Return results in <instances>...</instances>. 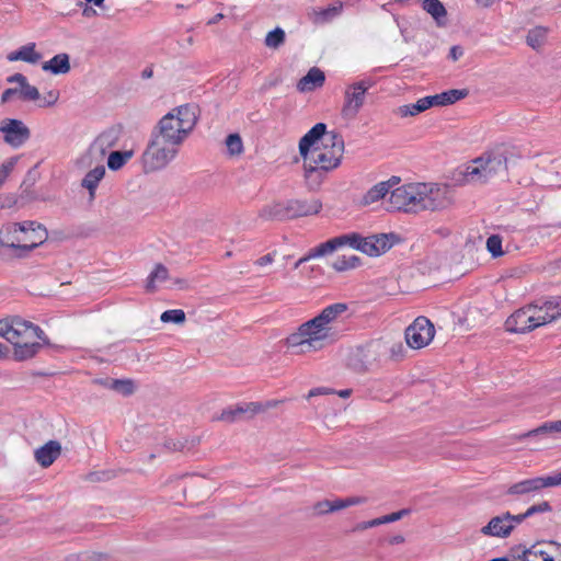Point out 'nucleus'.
Instances as JSON below:
<instances>
[{
  "label": "nucleus",
  "mask_w": 561,
  "mask_h": 561,
  "mask_svg": "<svg viewBox=\"0 0 561 561\" xmlns=\"http://www.w3.org/2000/svg\"><path fill=\"white\" fill-rule=\"evenodd\" d=\"M371 238L375 251L374 256L386 253L394 244V241L398 240V237L394 233L374 234Z\"/></svg>",
  "instance_id": "nucleus-31"
},
{
  "label": "nucleus",
  "mask_w": 561,
  "mask_h": 561,
  "mask_svg": "<svg viewBox=\"0 0 561 561\" xmlns=\"http://www.w3.org/2000/svg\"><path fill=\"white\" fill-rule=\"evenodd\" d=\"M408 514H409V510H401V511H398V512H394V513H391L388 515H389L390 522L393 523V522L401 519L403 516H405Z\"/></svg>",
  "instance_id": "nucleus-55"
},
{
  "label": "nucleus",
  "mask_w": 561,
  "mask_h": 561,
  "mask_svg": "<svg viewBox=\"0 0 561 561\" xmlns=\"http://www.w3.org/2000/svg\"><path fill=\"white\" fill-rule=\"evenodd\" d=\"M426 110H427V107H426V104L424 103V99L421 98L415 103L404 104V105L399 106L396 110V113L400 117H408V116H415Z\"/></svg>",
  "instance_id": "nucleus-35"
},
{
  "label": "nucleus",
  "mask_w": 561,
  "mask_h": 561,
  "mask_svg": "<svg viewBox=\"0 0 561 561\" xmlns=\"http://www.w3.org/2000/svg\"><path fill=\"white\" fill-rule=\"evenodd\" d=\"M359 251L365 253V254H367V255H369V256H374L375 251H374L371 236H369V237H362Z\"/></svg>",
  "instance_id": "nucleus-50"
},
{
  "label": "nucleus",
  "mask_w": 561,
  "mask_h": 561,
  "mask_svg": "<svg viewBox=\"0 0 561 561\" xmlns=\"http://www.w3.org/2000/svg\"><path fill=\"white\" fill-rule=\"evenodd\" d=\"M537 320L536 308L529 304L512 313L505 321V327L510 332L526 333L540 327Z\"/></svg>",
  "instance_id": "nucleus-10"
},
{
  "label": "nucleus",
  "mask_w": 561,
  "mask_h": 561,
  "mask_svg": "<svg viewBox=\"0 0 561 561\" xmlns=\"http://www.w3.org/2000/svg\"><path fill=\"white\" fill-rule=\"evenodd\" d=\"M449 204L447 191L432 183H409L390 192L388 210L420 213L437 210Z\"/></svg>",
  "instance_id": "nucleus-3"
},
{
  "label": "nucleus",
  "mask_w": 561,
  "mask_h": 561,
  "mask_svg": "<svg viewBox=\"0 0 561 561\" xmlns=\"http://www.w3.org/2000/svg\"><path fill=\"white\" fill-rule=\"evenodd\" d=\"M35 221L8 222L0 228V247L16 249L20 238L27 229H33Z\"/></svg>",
  "instance_id": "nucleus-16"
},
{
  "label": "nucleus",
  "mask_w": 561,
  "mask_h": 561,
  "mask_svg": "<svg viewBox=\"0 0 561 561\" xmlns=\"http://www.w3.org/2000/svg\"><path fill=\"white\" fill-rule=\"evenodd\" d=\"M262 410L261 403L250 402L245 407H237L236 409L224 410L218 417L220 421L233 422L240 414L250 412L252 414L259 413Z\"/></svg>",
  "instance_id": "nucleus-30"
},
{
  "label": "nucleus",
  "mask_w": 561,
  "mask_h": 561,
  "mask_svg": "<svg viewBox=\"0 0 561 561\" xmlns=\"http://www.w3.org/2000/svg\"><path fill=\"white\" fill-rule=\"evenodd\" d=\"M546 37V30L543 27H536L528 32L526 42L533 48H539Z\"/></svg>",
  "instance_id": "nucleus-38"
},
{
  "label": "nucleus",
  "mask_w": 561,
  "mask_h": 561,
  "mask_svg": "<svg viewBox=\"0 0 561 561\" xmlns=\"http://www.w3.org/2000/svg\"><path fill=\"white\" fill-rule=\"evenodd\" d=\"M44 71H49L54 75H65L70 71V61L68 54H58L42 66Z\"/></svg>",
  "instance_id": "nucleus-27"
},
{
  "label": "nucleus",
  "mask_w": 561,
  "mask_h": 561,
  "mask_svg": "<svg viewBox=\"0 0 561 561\" xmlns=\"http://www.w3.org/2000/svg\"><path fill=\"white\" fill-rule=\"evenodd\" d=\"M506 170L507 158L504 154L486 151L469 161L461 171V174L467 183L485 184Z\"/></svg>",
  "instance_id": "nucleus-6"
},
{
  "label": "nucleus",
  "mask_w": 561,
  "mask_h": 561,
  "mask_svg": "<svg viewBox=\"0 0 561 561\" xmlns=\"http://www.w3.org/2000/svg\"><path fill=\"white\" fill-rule=\"evenodd\" d=\"M360 265V257L357 255H341L335 259L332 267L337 272H344Z\"/></svg>",
  "instance_id": "nucleus-34"
},
{
  "label": "nucleus",
  "mask_w": 561,
  "mask_h": 561,
  "mask_svg": "<svg viewBox=\"0 0 561 561\" xmlns=\"http://www.w3.org/2000/svg\"><path fill=\"white\" fill-rule=\"evenodd\" d=\"M371 527H376L375 524H373V519L371 520H368V522H364V523H360L358 525H356V527L354 528V530H365L367 528H371Z\"/></svg>",
  "instance_id": "nucleus-58"
},
{
  "label": "nucleus",
  "mask_w": 561,
  "mask_h": 561,
  "mask_svg": "<svg viewBox=\"0 0 561 561\" xmlns=\"http://www.w3.org/2000/svg\"><path fill=\"white\" fill-rule=\"evenodd\" d=\"M399 182L400 178L392 176L388 181L377 183L363 196L362 203L364 205H370L382 199L389 193L390 188Z\"/></svg>",
  "instance_id": "nucleus-23"
},
{
  "label": "nucleus",
  "mask_w": 561,
  "mask_h": 561,
  "mask_svg": "<svg viewBox=\"0 0 561 561\" xmlns=\"http://www.w3.org/2000/svg\"><path fill=\"white\" fill-rule=\"evenodd\" d=\"M517 524L516 515L505 513L501 516L491 518V520L481 528V533L484 536L505 538L512 533Z\"/></svg>",
  "instance_id": "nucleus-15"
},
{
  "label": "nucleus",
  "mask_w": 561,
  "mask_h": 561,
  "mask_svg": "<svg viewBox=\"0 0 561 561\" xmlns=\"http://www.w3.org/2000/svg\"><path fill=\"white\" fill-rule=\"evenodd\" d=\"M18 92L16 89H7L1 96L2 102H8L10 98Z\"/></svg>",
  "instance_id": "nucleus-56"
},
{
  "label": "nucleus",
  "mask_w": 561,
  "mask_h": 561,
  "mask_svg": "<svg viewBox=\"0 0 561 561\" xmlns=\"http://www.w3.org/2000/svg\"><path fill=\"white\" fill-rule=\"evenodd\" d=\"M364 502V499L353 496L347 499H337L332 501V512L340 511L353 505H357Z\"/></svg>",
  "instance_id": "nucleus-46"
},
{
  "label": "nucleus",
  "mask_w": 561,
  "mask_h": 561,
  "mask_svg": "<svg viewBox=\"0 0 561 561\" xmlns=\"http://www.w3.org/2000/svg\"><path fill=\"white\" fill-rule=\"evenodd\" d=\"M196 123V108L188 104L180 105L160 119L156 134L180 147L192 133Z\"/></svg>",
  "instance_id": "nucleus-5"
},
{
  "label": "nucleus",
  "mask_w": 561,
  "mask_h": 561,
  "mask_svg": "<svg viewBox=\"0 0 561 561\" xmlns=\"http://www.w3.org/2000/svg\"><path fill=\"white\" fill-rule=\"evenodd\" d=\"M422 8L426 11L438 24H443L446 19L447 11L439 0H420Z\"/></svg>",
  "instance_id": "nucleus-32"
},
{
  "label": "nucleus",
  "mask_w": 561,
  "mask_h": 561,
  "mask_svg": "<svg viewBox=\"0 0 561 561\" xmlns=\"http://www.w3.org/2000/svg\"><path fill=\"white\" fill-rule=\"evenodd\" d=\"M313 511L317 515L332 513V501H320L313 505Z\"/></svg>",
  "instance_id": "nucleus-49"
},
{
  "label": "nucleus",
  "mask_w": 561,
  "mask_h": 561,
  "mask_svg": "<svg viewBox=\"0 0 561 561\" xmlns=\"http://www.w3.org/2000/svg\"><path fill=\"white\" fill-rule=\"evenodd\" d=\"M61 454V445L57 440H49L37 448L34 453L35 460L43 467L48 468Z\"/></svg>",
  "instance_id": "nucleus-20"
},
{
  "label": "nucleus",
  "mask_w": 561,
  "mask_h": 561,
  "mask_svg": "<svg viewBox=\"0 0 561 561\" xmlns=\"http://www.w3.org/2000/svg\"><path fill=\"white\" fill-rule=\"evenodd\" d=\"M486 249L493 257H499L504 254L502 250V238L499 234H492L486 240Z\"/></svg>",
  "instance_id": "nucleus-43"
},
{
  "label": "nucleus",
  "mask_w": 561,
  "mask_h": 561,
  "mask_svg": "<svg viewBox=\"0 0 561 561\" xmlns=\"http://www.w3.org/2000/svg\"><path fill=\"white\" fill-rule=\"evenodd\" d=\"M342 5L339 7L331 5L325 9H321L314 12V21L319 23H324L336 16L341 11Z\"/></svg>",
  "instance_id": "nucleus-39"
},
{
  "label": "nucleus",
  "mask_w": 561,
  "mask_h": 561,
  "mask_svg": "<svg viewBox=\"0 0 561 561\" xmlns=\"http://www.w3.org/2000/svg\"><path fill=\"white\" fill-rule=\"evenodd\" d=\"M558 434H561V420L545 422L540 426L522 434L519 439L533 437L539 439L556 438Z\"/></svg>",
  "instance_id": "nucleus-22"
},
{
  "label": "nucleus",
  "mask_w": 561,
  "mask_h": 561,
  "mask_svg": "<svg viewBox=\"0 0 561 561\" xmlns=\"http://www.w3.org/2000/svg\"><path fill=\"white\" fill-rule=\"evenodd\" d=\"M0 336L13 345V359L24 362L34 358L49 341L36 324L20 317L0 320Z\"/></svg>",
  "instance_id": "nucleus-4"
},
{
  "label": "nucleus",
  "mask_w": 561,
  "mask_h": 561,
  "mask_svg": "<svg viewBox=\"0 0 561 561\" xmlns=\"http://www.w3.org/2000/svg\"><path fill=\"white\" fill-rule=\"evenodd\" d=\"M466 95L467 92L465 90L451 89L434 95L424 96L423 99L428 110L433 106H446L454 104L466 98Z\"/></svg>",
  "instance_id": "nucleus-19"
},
{
  "label": "nucleus",
  "mask_w": 561,
  "mask_h": 561,
  "mask_svg": "<svg viewBox=\"0 0 561 561\" xmlns=\"http://www.w3.org/2000/svg\"><path fill=\"white\" fill-rule=\"evenodd\" d=\"M111 388L125 396L131 394L135 390L134 382L129 379H113L111 382Z\"/></svg>",
  "instance_id": "nucleus-44"
},
{
  "label": "nucleus",
  "mask_w": 561,
  "mask_h": 561,
  "mask_svg": "<svg viewBox=\"0 0 561 561\" xmlns=\"http://www.w3.org/2000/svg\"><path fill=\"white\" fill-rule=\"evenodd\" d=\"M518 561H561V547L557 541H539L525 549Z\"/></svg>",
  "instance_id": "nucleus-12"
},
{
  "label": "nucleus",
  "mask_w": 561,
  "mask_h": 561,
  "mask_svg": "<svg viewBox=\"0 0 561 561\" xmlns=\"http://www.w3.org/2000/svg\"><path fill=\"white\" fill-rule=\"evenodd\" d=\"M550 511H551L550 504L545 501L539 504L531 505L530 507L527 508V511L524 514L516 515V522L522 523L525 518L533 516L534 514L546 513V512H550Z\"/></svg>",
  "instance_id": "nucleus-40"
},
{
  "label": "nucleus",
  "mask_w": 561,
  "mask_h": 561,
  "mask_svg": "<svg viewBox=\"0 0 561 561\" xmlns=\"http://www.w3.org/2000/svg\"><path fill=\"white\" fill-rule=\"evenodd\" d=\"M0 131L4 141L13 147H21L30 138L31 133L27 126L19 119L5 118L0 123Z\"/></svg>",
  "instance_id": "nucleus-13"
},
{
  "label": "nucleus",
  "mask_w": 561,
  "mask_h": 561,
  "mask_svg": "<svg viewBox=\"0 0 561 561\" xmlns=\"http://www.w3.org/2000/svg\"><path fill=\"white\" fill-rule=\"evenodd\" d=\"M341 247H342V243L340 240V236L332 238L325 242H322L319 245H317L316 248H313L307 256L299 259L295 263L294 268L295 270L298 268L302 263L309 261L312 257L323 256L329 253H332L333 251H335L336 249H339Z\"/></svg>",
  "instance_id": "nucleus-25"
},
{
  "label": "nucleus",
  "mask_w": 561,
  "mask_h": 561,
  "mask_svg": "<svg viewBox=\"0 0 561 561\" xmlns=\"http://www.w3.org/2000/svg\"><path fill=\"white\" fill-rule=\"evenodd\" d=\"M105 175V168L104 165H98L94 169L90 170L85 176L82 180V186L85 187L89 193L90 197L94 198L95 190L101 182V180Z\"/></svg>",
  "instance_id": "nucleus-28"
},
{
  "label": "nucleus",
  "mask_w": 561,
  "mask_h": 561,
  "mask_svg": "<svg viewBox=\"0 0 561 561\" xmlns=\"http://www.w3.org/2000/svg\"><path fill=\"white\" fill-rule=\"evenodd\" d=\"M226 146L231 156L240 154L243 151L242 139L238 134L228 135Z\"/></svg>",
  "instance_id": "nucleus-42"
},
{
  "label": "nucleus",
  "mask_w": 561,
  "mask_h": 561,
  "mask_svg": "<svg viewBox=\"0 0 561 561\" xmlns=\"http://www.w3.org/2000/svg\"><path fill=\"white\" fill-rule=\"evenodd\" d=\"M404 542V537L402 535H394L389 539L390 545H400Z\"/></svg>",
  "instance_id": "nucleus-60"
},
{
  "label": "nucleus",
  "mask_w": 561,
  "mask_h": 561,
  "mask_svg": "<svg viewBox=\"0 0 561 561\" xmlns=\"http://www.w3.org/2000/svg\"><path fill=\"white\" fill-rule=\"evenodd\" d=\"M16 162H18V158L16 157H12V158L5 160L0 165V188L2 187V185L5 183V181L9 178V175L14 170V168L16 165Z\"/></svg>",
  "instance_id": "nucleus-45"
},
{
  "label": "nucleus",
  "mask_w": 561,
  "mask_h": 561,
  "mask_svg": "<svg viewBox=\"0 0 561 561\" xmlns=\"http://www.w3.org/2000/svg\"><path fill=\"white\" fill-rule=\"evenodd\" d=\"M362 237L363 236L357 232H351V233L340 236V240H341L342 247L348 245V247L359 251Z\"/></svg>",
  "instance_id": "nucleus-47"
},
{
  "label": "nucleus",
  "mask_w": 561,
  "mask_h": 561,
  "mask_svg": "<svg viewBox=\"0 0 561 561\" xmlns=\"http://www.w3.org/2000/svg\"><path fill=\"white\" fill-rule=\"evenodd\" d=\"M291 219L305 216L317 215L322 209V203L318 198L289 199Z\"/></svg>",
  "instance_id": "nucleus-18"
},
{
  "label": "nucleus",
  "mask_w": 561,
  "mask_h": 561,
  "mask_svg": "<svg viewBox=\"0 0 561 561\" xmlns=\"http://www.w3.org/2000/svg\"><path fill=\"white\" fill-rule=\"evenodd\" d=\"M152 76V70L151 69H145L142 71V77L144 78H150Z\"/></svg>",
  "instance_id": "nucleus-63"
},
{
  "label": "nucleus",
  "mask_w": 561,
  "mask_h": 561,
  "mask_svg": "<svg viewBox=\"0 0 561 561\" xmlns=\"http://www.w3.org/2000/svg\"><path fill=\"white\" fill-rule=\"evenodd\" d=\"M533 306L536 308V318L540 327L551 323L561 318V297L551 296L543 300H537Z\"/></svg>",
  "instance_id": "nucleus-14"
},
{
  "label": "nucleus",
  "mask_w": 561,
  "mask_h": 561,
  "mask_svg": "<svg viewBox=\"0 0 561 561\" xmlns=\"http://www.w3.org/2000/svg\"><path fill=\"white\" fill-rule=\"evenodd\" d=\"M32 228L33 229H27L22 233L21 238L19 239L20 242L19 245H16V250L28 252L41 245L46 240L47 230L45 227L35 221V226Z\"/></svg>",
  "instance_id": "nucleus-17"
},
{
  "label": "nucleus",
  "mask_w": 561,
  "mask_h": 561,
  "mask_svg": "<svg viewBox=\"0 0 561 561\" xmlns=\"http://www.w3.org/2000/svg\"><path fill=\"white\" fill-rule=\"evenodd\" d=\"M325 82V75L324 72L318 68L312 67L309 69L306 76H304L298 82H297V90L301 93H307L314 91L321 87H323Z\"/></svg>",
  "instance_id": "nucleus-21"
},
{
  "label": "nucleus",
  "mask_w": 561,
  "mask_h": 561,
  "mask_svg": "<svg viewBox=\"0 0 561 561\" xmlns=\"http://www.w3.org/2000/svg\"><path fill=\"white\" fill-rule=\"evenodd\" d=\"M330 393H334V391L332 389H330V388H327V387H318V388L311 389L308 392L307 399H310V398L317 397V396L330 394Z\"/></svg>",
  "instance_id": "nucleus-53"
},
{
  "label": "nucleus",
  "mask_w": 561,
  "mask_h": 561,
  "mask_svg": "<svg viewBox=\"0 0 561 561\" xmlns=\"http://www.w3.org/2000/svg\"><path fill=\"white\" fill-rule=\"evenodd\" d=\"M389 352L390 357L393 360H401L405 357L407 354V350L401 342L392 344Z\"/></svg>",
  "instance_id": "nucleus-48"
},
{
  "label": "nucleus",
  "mask_w": 561,
  "mask_h": 561,
  "mask_svg": "<svg viewBox=\"0 0 561 561\" xmlns=\"http://www.w3.org/2000/svg\"><path fill=\"white\" fill-rule=\"evenodd\" d=\"M347 310V305L336 302L327 306L314 318L304 322L285 340V345L295 354L318 352L337 339L333 327L337 317Z\"/></svg>",
  "instance_id": "nucleus-2"
},
{
  "label": "nucleus",
  "mask_w": 561,
  "mask_h": 561,
  "mask_svg": "<svg viewBox=\"0 0 561 561\" xmlns=\"http://www.w3.org/2000/svg\"><path fill=\"white\" fill-rule=\"evenodd\" d=\"M435 336V327L426 317L420 316L405 329L404 337L409 347L421 350L430 345Z\"/></svg>",
  "instance_id": "nucleus-8"
},
{
  "label": "nucleus",
  "mask_w": 561,
  "mask_h": 561,
  "mask_svg": "<svg viewBox=\"0 0 561 561\" xmlns=\"http://www.w3.org/2000/svg\"><path fill=\"white\" fill-rule=\"evenodd\" d=\"M352 393V390L351 389H344V390H340L337 392V396L341 397V398H348Z\"/></svg>",
  "instance_id": "nucleus-62"
},
{
  "label": "nucleus",
  "mask_w": 561,
  "mask_h": 561,
  "mask_svg": "<svg viewBox=\"0 0 561 561\" xmlns=\"http://www.w3.org/2000/svg\"><path fill=\"white\" fill-rule=\"evenodd\" d=\"M184 283L185 282L183 279H180V278L174 280V284H178V285H183Z\"/></svg>",
  "instance_id": "nucleus-64"
},
{
  "label": "nucleus",
  "mask_w": 561,
  "mask_h": 561,
  "mask_svg": "<svg viewBox=\"0 0 561 561\" xmlns=\"http://www.w3.org/2000/svg\"><path fill=\"white\" fill-rule=\"evenodd\" d=\"M299 154L304 160V178L320 184L322 178L339 168L344 153L343 137L327 131L324 123H317L300 140Z\"/></svg>",
  "instance_id": "nucleus-1"
},
{
  "label": "nucleus",
  "mask_w": 561,
  "mask_h": 561,
  "mask_svg": "<svg viewBox=\"0 0 561 561\" xmlns=\"http://www.w3.org/2000/svg\"><path fill=\"white\" fill-rule=\"evenodd\" d=\"M169 278V271L163 264H157L147 279L146 288L152 293L156 290L157 285L165 282Z\"/></svg>",
  "instance_id": "nucleus-33"
},
{
  "label": "nucleus",
  "mask_w": 561,
  "mask_h": 561,
  "mask_svg": "<svg viewBox=\"0 0 561 561\" xmlns=\"http://www.w3.org/2000/svg\"><path fill=\"white\" fill-rule=\"evenodd\" d=\"M285 42V32L276 27L275 30L267 33L265 37V45L270 48H278Z\"/></svg>",
  "instance_id": "nucleus-37"
},
{
  "label": "nucleus",
  "mask_w": 561,
  "mask_h": 561,
  "mask_svg": "<svg viewBox=\"0 0 561 561\" xmlns=\"http://www.w3.org/2000/svg\"><path fill=\"white\" fill-rule=\"evenodd\" d=\"M9 81H11V82L15 81V82L20 83L19 93L23 100H26V101L39 100L38 89L34 85H31L23 75L16 73L13 77H11L9 79Z\"/></svg>",
  "instance_id": "nucleus-29"
},
{
  "label": "nucleus",
  "mask_w": 561,
  "mask_h": 561,
  "mask_svg": "<svg viewBox=\"0 0 561 561\" xmlns=\"http://www.w3.org/2000/svg\"><path fill=\"white\" fill-rule=\"evenodd\" d=\"M463 55V50L459 46H453L449 51V57L453 60H458Z\"/></svg>",
  "instance_id": "nucleus-54"
},
{
  "label": "nucleus",
  "mask_w": 561,
  "mask_h": 561,
  "mask_svg": "<svg viewBox=\"0 0 561 561\" xmlns=\"http://www.w3.org/2000/svg\"><path fill=\"white\" fill-rule=\"evenodd\" d=\"M275 257H276V252L275 251L270 252V253L256 259L254 261V265L257 267H264V266L271 265L272 263H274Z\"/></svg>",
  "instance_id": "nucleus-51"
},
{
  "label": "nucleus",
  "mask_w": 561,
  "mask_h": 561,
  "mask_svg": "<svg viewBox=\"0 0 561 561\" xmlns=\"http://www.w3.org/2000/svg\"><path fill=\"white\" fill-rule=\"evenodd\" d=\"M373 85V80L363 79L346 87L342 107L343 117L354 118L358 114L365 103L366 92Z\"/></svg>",
  "instance_id": "nucleus-9"
},
{
  "label": "nucleus",
  "mask_w": 561,
  "mask_h": 561,
  "mask_svg": "<svg viewBox=\"0 0 561 561\" xmlns=\"http://www.w3.org/2000/svg\"><path fill=\"white\" fill-rule=\"evenodd\" d=\"M160 320L164 323L173 322L181 324L185 321V312L182 309H170L162 312Z\"/></svg>",
  "instance_id": "nucleus-41"
},
{
  "label": "nucleus",
  "mask_w": 561,
  "mask_h": 561,
  "mask_svg": "<svg viewBox=\"0 0 561 561\" xmlns=\"http://www.w3.org/2000/svg\"><path fill=\"white\" fill-rule=\"evenodd\" d=\"M261 216L270 220H287L291 219L288 201L275 202L266 205Z\"/></svg>",
  "instance_id": "nucleus-26"
},
{
  "label": "nucleus",
  "mask_w": 561,
  "mask_h": 561,
  "mask_svg": "<svg viewBox=\"0 0 561 561\" xmlns=\"http://www.w3.org/2000/svg\"><path fill=\"white\" fill-rule=\"evenodd\" d=\"M59 98V92L57 90L49 91L46 96L39 102V106H50L54 105Z\"/></svg>",
  "instance_id": "nucleus-52"
},
{
  "label": "nucleus",
  "mask_w": 561,
  "mask_h": 561,
  "mask_svg": "<svg viewBox=\"0 0 561 561\" xmlns=\"http://www.w3.org/2000/svg\"><path fill=\"white\" fill-rule=\"evenodd\" d=\"M35 47V43H28L8 54L7 58L9 61H24L35 65L42 59V55L36 51Z\"/></svg>",
  "instance_id": "nucleus-24"
},
{
  "label": "nucleus",
  "mask_w": 561,
  "mask_h": 561,
  "mask_svg": "<svg viewBox=\"0 0 561 561\" xmlns=\"http://www.w3.org/2000/svg\"><path fill=\"white\" fill-rule=\"evenodd\" d=\"M561 485V472L547 477H535L526 480H522L512 484L507 494L510 495H526L534 494L542 489Z\"/></svg>",
  "instance_id": "nucleus-11"
},
{
  "label": "nucleus",
  "mask_w": 561,
  "mask_h": 561,
  "mask_svg": "<svg viewBox=\"0 0 561 561\" xmlns=\"http://www.w3.org/2000/svg\"><path fill=\"white\" fill-rule=\"evenodd\" d=\"M133 156V151H113L107 159V165L111 170L121 169Z\"/></svg>",
  "instance_id": "nucleus-36"
},
{
  "label": "nucleus",
  "mask_w": 561,
  "mask_h": 561,
  "mask_svg": "<svg viewBox=\"0 0 561 561\" xmlns=\"http://www.w3.org/2000/svg\"><path fill=\"white\" fill-rule=\"evenodd\" d=\"M179 152V146L167 141L156 133L147 149L142 153V165L145 172L161 170L172 161Z\"/></svg>",
  "instance_id": "nucleus-7"
},
{
  "label": "nucleus",
  "mask_w": 561,
  "mask_h": 561,
  "mask_svg": "<svg viewBox=\"0 0 561 561\" xmlns=\"http://www.w3.org/2000/svg\"><path fill=\"white\" fill-rule=\"evenodd\" d=\"M388 523H391L389 515H385V516L373 519V524H375V526H379V525L388 524Z\"/></svg>",
  "instance_id": "nucleus-59"
},
{
  "label": "nucleus",
  "mask_w": 561,
  "mask_h": 561,
  "mask_svg": "<svg viewBox=\"0 0 561 561\" xmlns=\"http://www.w3.org/2000/svg\"><path fill=\"white\" fill-rule=\"evenodd\" d=\"M8 354H9L8 346L0 343V359L7 358Z\"/></svg>",
  "instance_id": "nucleus-61"
},
{
  "label": "nucleus",
  "mask_w": 561,
  "mask_h": 561,
  "mask_svg": "<svg viewBox=\"0 0 561 561\" xmlns=\"http://www.w3.org/2000/svg\"><path fill=\"white\" fill-rule=\"evenodd\" d=\"M284 402L283 400H271V401H267L264 405L261 403V407H262V411L266 410V409H271V408H275L277 407L279 403Z\"/></svg>",
  "instance_id": "nucleus-57"
}]
</instances>
